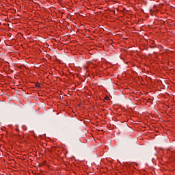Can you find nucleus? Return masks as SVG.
<instances>
[{
  "label": "nucleus",
  "instance_id": "1",
  "mask_svg": "<svg viewBox=\"0 0 175 175\" xmlns=\"http://www.w3.org/2000/svg\"><path fill=\"white\" fill-rule=\"evenodd\" d=\"M36 87H38V88H40V83H38L36 84Z\"/></svg>",
  "mask_w": 175,
  "mask_h": 175
},
{
  "label": "nucleus",
  "instance_id": "2",
  "mask_svg": "<svg viewBox=\"0 0 175 175\" xmlns=\"http://www.w3.org/2000/svg\"><path fill=\"white\" fill-rule=\"evenodd\" d=\"M109 99H110V97H109V96H106V97H105V100H109Z\"/></svg>",
  "mask_w": 175,
  "mask_h": 175
}]
</instances>
